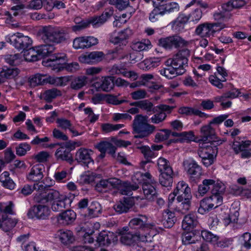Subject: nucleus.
I'll list each match as a JSON object with an SVG mask.
<instances>
[{"label":"nucleus","instance_id":"23","mask_svg":"<svg viewBox=\"0 0 251 251\" xmlns=\"http://www.w3.org/2000/svg\"><path fill=\"white\" fill-rule=\"evenodd\" d=\"M72 199L68 196L63 195L57 200L52 202L51 208L53 211L59 212L70 206Z\"/></svg>","mask_w":251,"mask_h":251},{"label":"nucleus","instance_id":"48","mask_svg":"<svg viewBox=\"0 0 251 251\" xmlns=\"http://www.w3.org/2000/svg\"><path fill=\"white\" fill-rule=\"evenodd\" d=\"M38 53L36 47L24 50V58L26 61L28 62H34L40 60Z\"/></svg>","mask_w":251,"mask_h":251},{"label":"nucleus","instance_id":"39","mask_svg":"<svg viewBox=\"0 0 251 251\" xmlns=\"http://www.w3.org/2000/svg\"><path fill=\"white\" fill-rule=\"evenodd\" d=\"M48 78L49 75H47L36 74L29 78L28 82L31 87H34L47 83Z\"/></svg>","mask_w":251,"mask_h":251},{"label":"nucleus","instance_id":"24","mask_svg":"<svg viewBox=\"0 0 251 251\" xmlns=\"http://www.w3.org/2000/svg\"><path fill=\"white\" fill-rule=\"evenodd\" d=\"M133 205V201L129 198H124L117 202L113 208L117 213L121 214L127 213Z\"/></svg>","mask_w":251,"mask_h":251},{"label":"nucleus","instance_id":"11","mask_svg":"<svg viewBox=\"0 0 251 251\" xmlns=\"http://www.w3.org/2000/svg\"><path fill=\"white\" fill-rule=\"evenodd\" d=\"M185 170L189 176L191 181L197 182L201 175V168L196 161L189 159L183 162Z\"/></svg>","mask_w":251,"mask_h":251},{"label":"nucleus","instance_id":"31","mask_svg":"<svg viewBox=\"0 0 251 251\" xmlns=\"http://www.w3.org/2000/svg\"><path fill=\"white\" fill-rule=\"evenodd\" d=\"M215 181L212 179H205L202 184L198 186V191L195 194L197 198L203 197L212 188V185L214 184Z\"/></svg>","mask_w":251,"mask_h":251},{"label":"nucleus","instance_id":"3","mask_svg":"<svg viewBox=\"0 0 251 251\" xmlns=\"http://www.w3.org/2000/svg\"><path fill=\"white\" fill-rule=\"evenodd\" d=\"M190 56V50L188 49L179 50L172 58H169L165 62L166 65H172L182 75L186 72L188 67V58Z\"/></svg>","mask_w":251,"mask_h":251},{"label":"nucleus","instance_id":"58","mask_svg":"<svg viewBox=\"0 0 251 251\" xmlns=\"http://www.w3.org/2000/svg\"><path fill=\"white\" fill-rule=\"evenodd\" d=\"M201 236L204 240L213 244H215L219 239L218 236L207 230L202 231L201 232Z\"/></svg>","mask_w":251,"mask_h":251},{"label":"nucleus","instance_id":"30","mask_svg":"<svg viewBox=\"0 0 251 251\" xmlns=\"http://www.w3.org/2000/svg\"><path fill=\"white\" fill-rule=\"evenodd\" d=\"M197 218L196 214L190 213L185 215L182 223V227L186 231L193 229L198 224Z\"/></svg>","mask_w":251,"mask_h":251},{"label":"nucleus","instance_id":"45","mask_svg":"<svg viewBox=\"0 0 251 251\" xmlns=\"http://www.w3.org/2000/svg\"><path fill=\"white\" fill-rule=\"evenodd\" d=\"M19 73L17 68H11L4 66L0 68V76L6 79H11L16 77Z\"/></svg>","mask_w":251,"mask_h":251},{"label":"nucleus","instance_id":"44","mask_svg":"<svg viewBox=\"0 0 251 251\" xmlns=\"http://www.w3.org/2000/svg\"><path fill=\"white\" fill-rule=\"evenodd\" d=\"M113 78L109 76L102 77L100 83L98 85L99 87L104 92H110L115 85Z\"/></svg>","mask_w":251,"mask_h":251},{"label":"nucleus","instance_id":"55","mask_svg":"<svg viewBox=\"0 0 251 251\" xmlns=\"http://www.w3.org/2000/svg\"><path fill=\"white\" fill-rule=\"evenodd\" d=\"M158 169L160 173L167 172V170H173L168 160L163 157H160L157 160Z\"/></svg>","mask_w":251,"mask_h":251},{"label":"nucleus","instance_id":"36","mask_svg":"<svg viewBox=\"0 0 251 251\" xmlns=\"http://www.w3.org/2000/svg\"><path fill=\"white\" fill-rule=\"evenodd\" d=\"M43 184H40L38 185V183H35L33 185H30L29 184H25L21 190V193L25 196L30 195L34 190L38 189V190H42L50 187L52 184H45L44 182L45 180H43Z\"/></svg>","mask_w":251,"mask_h":251},{"label":"nucleus","instance_id":"63","mask_svg":"<svg viewBox=\"0 0 251 251\" xmlns=\"http://www.w3.org/2000/svg\"><path fill=\"white\" fill-rule=\"evenodd\" d=\"M176 221L174 213L170 212L167 213V218L163 221V225L166 228H170L173 226Z\"/></svg>","mask_w":251,"mask_h":251},{"label":"nucleus","instance_id":"50","mask_svg":"<svg viewBox=\"0 0 251 251\" xmlns=\"http://www.w3.org/2000/svg\"><path fill=\"white\" fill-rule=\"evenodd\" d=\"M14 204L12 201H9L7 203H0V216H7L9 215H14L15 212L13 210Z\"/></svg>","mask_w":251,"mask_h":251},{"label":"nucleus","instance_id":"52","mask_svg":"<svg viewBox=\"0 0 251 251\" xmlns=\"http://www.w3.org/2000/svg\"><path fill=\"white\" fill-rule=\"evenodd\" d=\"M4 60L5 62L10 65L17 66L21 62V54L20 53L6 54L4 55Z\"/></svg>","mask_w":251,"mask_h":251},{"label":"nucleus","instance_id":"10","mask_svg":"<svg viewBox=\"0 0 251 251\" xmlns=\"http://www.w3.org/2000/svg\"><path fill=\"white\" fill-rule=\"evenodd\" d=\"M67 60L66 53H57L51 55L47 61H43V64L45 66L52 67V70L58 71L62 68V66L65 64Z\"/></svg>","mask_w":251,"mask_h":251},{"label":"nucleus","instance_id":"5","mask_svg":"<svg viewBox=\"0 0 251 251\" xmlns=\"http://www.w3.org/2000/svg\"><path fill=\"white\" fill-rule=\"evenodd\" d=\"M202 145V147L198 151V154L201 158V161L206 167L212 165L218 152V148L216 146Z\"/></svg>","mask_w":251,"mask_h":251},{"label":"nucleus","instance_id":"8","mask_svg":"<svg viewBox=\"0 0 251 251\" xmlns=\"http://www.w3.org/2000/svg\"><path fill=\"white\" fill-rule=\"evenodd\" d=\"M46 203H38L31 207L27 213L29 218H36L38 220H46L50 215V210Z\"/></svg>","mask_w":251,"mask_h":251},{"label":"nucleus","instance_id":"7","mask_svg":"<svg viewBox=\"0 0 251 251\" xmlns=\"http://www.w3.org/2000/svg\"><path fill=\"white\" fill-rule=\"evenodd\" d=\"M6 41L10 43L18 50L24 51L29 47L32 43L31 39L23 33L17 32L11 37L6 38Z\"/></svg>","mask_w":251,"mask_h":251},{"label":"nucleus","instance_id":"43","mask_svg":"<svg viewBox=\"0 0 251 251\" xmlns=\"http://www.w3.org/2000/svg\"><path fill=\"white\" fill-rule=\"evenodd\" d=\"M0 182L5 188L13 190L15 188V184L10 177V174L7 171L3 172L0 175Z\"/></svg>","mask_w":251,"mask_h":251},{"label":"nucleus","instance_id":"12","mask_svg":"<svg viewBox=\"0 0 251 251\" xmlns=\"http://www.w3.org/2000/svg\"><path fill=\"white\" fill-rule=\"evenodd\" d=\"M98 43L97 38L93 36L76 37L73 41V48L76 50L88 49Z\"/></svg>","mask_w":251,"mask_h":251},{"label":"nucleus","instance_id":"13","mask_svg":"<svg viewBox=\"0 0 251 251\" xmlns=\"http://www.w3.org/2000/svg\"><path fill=\"white\" fill-rule=\"evenodd\" d=\"M148 217L146 215H140L137 217L132 219L129 224V229L141 231L148 230L150 228V225L148 222Z\"/></svg>","mask_w":251,"mask_h":251},{"label":"nucleus","instance_id":"37","mask_svg":"<svg viewBox=\"0 0 251 251\" xmlns=\"http://www.w3.org/2000/svg\"><path fill=\"white\" fill-rule=\"evenodd\" d=\"M195 32L196 34L202 37H209L210 36H213L211 25L209 23H204L199 25L196 27Z\"/></svg>","mask_w":251,"mask_h":251},{"label":"nucleus","instance_id":"22","mask_svg":"<svg viewBox=\"0 0 251 251\" xmlns=\"http://www.w3.org/2000/svg\"><path fill=\"white\" fill-rule=\"evenodd\" d=\"M104 55V54L102 51H95L81 55L79 57V59L83 63L95 64L101 61L103 59Z\"/></svg>","mask_w":251,"mask_h":251},{"label":"nucleus","instance_id":"26","mask_svg":"<svg viewBox=\"0 0 251 251\" xmlns=\"http://www.w3.org/2000/svg\"><path fill=\"white\" fill-rule=\"evenodd\" d=\"M113 14V11L111 9L105 10L100 16H95L88 20L89 25L92 24L95 27H99L103 24Z\"/></svg>","mask_w":251,"mask_h":251},{"label":"nucleus","instance_id":"17","mask_svg":"<svg viewBox=\"0 0 251 251\" xmlns=\"http://www.w3.org/2000/svg\"><path fill=\"white\" fill-rule=\"evenodd\" d=\"M175 196H177V200L180 202L184 198H192V196L191 193V189L188 185L183 181H179L174 191Z\"/></svg>","mask_w":251,"mask_h":251},{"label":"nucleus","instance_id":"60","mask_svg":"<svg viewBox=\"0 0 251 251\" xmlns=\"http://www.w3.org/2000/svg\"><path fill=\"white\" fill-rule=\"evenodd\" d=\"M211 193L213 195H220L222 196L225 191L226 186L224 184L221 182H217L212 186Z\"/></svg>","mask_w":251,"mask_h":251},{"label":"nucleus","instance_id":"56","mask_svg":"<svg viewBox=\"0 0 251 251\" xmlns=\"http://www.w3.org/2000/svg\"><path fill=\"white\" fill-rule=\"evenodd\" d=\"M3 230L7 232L14 227L17 224V222L13 219H9L7 216H2Z\"/></svg>","mask_w":251,"mask_h":251},{"label":"nucleus","instance_id":"42","mask_svg":"<svg viewBox=\"0 0 251 251\" xmlns=\"http://www.w3.org/2000/svg\"><path fill=\"white\" fill-rule=\"evenodd\" d=\"M62 92L57 88H52L45 91L42 94V98L48 102H50L57 97L61 96Z\"/></svg>","mask_w":251,"mask_h":251},{"label":"nucleus","instance_id":"49","mask_svg":"<svg viewBox=\"0 0 251 251\" xmlns=\"http://www.w3.org/2000/svg\"><path fill=\"white\" fill-rule=\"evenodd\" d=\"M166 68H164L159 71L160 75L164 76L168 79H172L181 74L178 73V71L175 69L172 65H166Z\"/></svg>","mask_w":251,"mask_h":251},{"label":"nucleus","instance_id":"62","mask_svg":"<svg viewBox=\"0 0 251 251\" xmlns=\"http://www.w3.org/2000/svg\"><path fill=\"white\" fill-rule=\"evenodd\" d=\"M56 122L58 127L65 130L69 129L72 125L70 120L63 118L57 119Z\"/></svg>","mask_w":251,"mask_h":251},{"label":"nucleus","instance_id":"20","mask_svg":"<svg viewBox=\"0 0 251 251\" xmlns=\"http://www.w3.org/2000/svg\"><path fill=\"white\" fill-rule=\"evenodd\" d=\"M250 143L251 142L249 140L239 142L234 139L232 147L236 153H238L240 151L241 152V156L242 158H249L251 156V152L246 149L249 147Z\"/></svg>","mask_w":251,"mask_h":251},{"label":"nucleus","instance_id":"54","mask_svg":"<svg viewBox=\"0 0 251 251\" xmlns=\"http://www.w3.org/2000/svg\"><path fill=\"white\" fill-rule=\"evenodd\" d=\"M232 14L230 13H225L222 11L217 12L214 13L213 18L217 22H226L230 19Z\"/></svg>","mask_w":251,"mask_h":251},{"label":"nucleus","instance_id":"41","mask_svg":"<svg viewBox=\"0 0 251 251\" xmlns=\"http://www.w3.org/2000/svg\"><path fill=\"white\" fill-rule=\"evenodd\" d=\"M58 233L60 241L64 245H69L75 241L73 233L71 230H60Z\"/></svg>","mask_w":251,"mask_h":251},{"label":"nucleus","instance_id":"18","mask_svg":"<svg viewBox=\"0 0 251 251\" xmlns=\"http://www.w3.org/2000/svg\"><path fill=\"white\" fill-rule=\"evenodd\" d=\"M92 154V150L81 148L75 153V160L79 163L88 166L90 163H94V160L91 157Z\"/></svg>","mask_w":251,"mask_h":251},{"label":"nucleus","instance_id":"2","mask_svg":"<svg viewBox=\"0 0 251 251\" xmlns=\"http://www.w3.org/2000/svg\"><path fill=\"white\" fill-rule=\"evenodd\" d=\"M155 127L148 123V117L138 114L135 116L132 123L134 138L146 139L155 130Z\"/></svg>","mask_w":251,"mask_h":251},{"label":"nucleus","instance_id":"64","mask_svg":"<svg viewBox=\"0 0 251 251\" xmlns=\"http://www.w3.org/2000/svg\"><path fill=\"white\" fill-rule=\"evenodd\" d=\"M192 198H186L181 201V203L179 204V208L182 213H185L188 211L191 207Z\"/></svg>","mask_w":251,"mask_h":251},{"label":"nucleus","instance_id":"28","mask_svg":"<svg viewBox=\"0 0 251 251\" xmlns=\"http://www.w3.org/2000/svg\"><path fill=\"white\" fill-rule=\"evenodd\" d=\"M159 182L163 187H171L173 182L174 174L173 170H167V172L160 173Z\"/></svg>","mask_w":251,"mask_h":251},{"label":"nucleus","instance_id":"33","mask_svg":"<svg viewBox=\"0 0 251 251\" xmlns=\"http://www.w3.org/2000/svg\"><path fill=\"white\" fill-rule=\"evenodd\" d=\"M119 190L120 193L124 195L131 196L132 191H136L139 189V185L136 183H131L130 182L125 181L119 184Z\"/></svg>","mask_w":251,"mask_h":251},{"label":"nucleus","instance_id":"27","mask_svg":"<svg viewBox=\"0 0 251 251\" xmlns=\"http://www.w3.org/2000/svg\"><path fill=\"white\" fill-rule=\"evenodd\" d=\"M55 156L57 160L66 161L70 164H72L74 162L70 150L64 147L61 144L57 149Z\"/></svg>","mask_w":251,"mask_h":251},{"label":"nucleus","instance_id":"46","mask_svg":"<svg viewBox=\"0 0 251 251\" xmlns=\"http://www.w3.org/2000/svg\"><path fill=\"white\" fill-rule=\"evenodd\" d=\"M161 58L159 57L150 58L145 59L141 63L143 69L149 71L154 69L160 65Z\"/></svg>","mask_w":251,"mask_h":251},{"label":"nucleus","instance_id":"4","mask_svg":"<svg viewBox=\"0 0 251 251\" xmlns=\"http://www.w3.org/2000/svg\"><path fill=\"white\" fill-rule=\"evenodd\" d=\"M120 237V241L124 245L132 246L137 241L146 242L148 240V237L140 232H134L130 230L127 226L124 227L119 232Z\"/></svg>","mask_w":251,"mask_h":251},{"label":"nucleus","instance_id":"25","mask_svg":"<svg viewBox=\"0 0 251 251\" xmlns=\"http://www.w3.org/2000/svg\"><path fill=\"white\" fill-rule=\"evenodd\" d=\"M156 184L144 182L142 185V189L145 198L149 201H155L158 194L155 188Z\"/></svg>","mask_w":251,"mask_h":251},{"label":"nucleus","instance_id":"35","mask_svg":"<svg viewBox=\"0 0 251 251\" xmlns=\"http://www.w3.org/2000/svg\"><path fill=\"white\" fill-rule=\"evenodd\" d=\"M153 5H157L161 13V15L166 13H170L177 12L179 10V6L176 2H170L165 4H159L158 2H153Z\"/></svg>","mask_w":251,"mask_h":251},{"label":"nucleus","instance_id":"15","mask_svg":"<svg viewBox=\"0 0 251 251\" xmlns=\"http://www.w3.org/2000/svg\"><path fill=\"white\" fill-rule=\"evenodd\" d=\"M63 195L60 194L58 191L52 189L47 192L36 194L34 200L37 203H47L49 201L53 202Z\"/></svg>","mask_w":251,"mask_h":251},{"label":"nucleus","instance_id":"40","mask_svg":"<svg viewBox=\"0 0 251 251\" xmlns=\"http://www.w3.org/2000/svg\"><path fill=\"white\" fill-rule=\"evenodd\" d=\"M130 105L138 106L139 108L146 111L147 112H152L153 113H155L157 111L155 110V107L153 106V103L148 100L131 102Z\"/></svg>","mask_w":251,"mask_h":251},{"label":"nucleus","instance_id":"21","mask_svg":"<svg viewBox=\"0 0 251 251\" xmlns=\"http://www.w3.org/2000/svg\"><path fill=\"white\" fill-rule=\"evenodd\" d=\"M117 241L116 235L112 232L102 231L97 237V242L100 246H108Z\"/></svg>","mask_w":251,"mask_h":251},{"label":"nucleus","instance_id":"34","mask_svg":"<svg viewBox=\"0 0 251 251\" xmlns=\"http://www.w3.org/2000/svg\"><path fill=\"white\" fill-rule=\"evenodd\" d=\"M76 216L74 211L67 210L59 215L58 220L64 225H68L75 220Z\"/></svg>","mask_w":251,"mask_h":251},{"label":"nucleus","instance_id":"53","mask_svg":"<svg viewBox=\"0 0 251 251\" xmlns=\"http://www.w3.org/2000/svg\"><path fill=\"white\" fill-rule=\"evenodd\" d=\"M87 211L88 213L85 214V215H88L89 216L95 217L101 212V207L98 202L93 201L88 208Z\"/></svg>","mask_w":251,"mask_h":251},{"label":"nucleus","instance_id":"51","mask_svg":"<svg viewBox=\"0 0 251 251\" xmlns=\"http://www.w3.org/2000/svg\"><path fill=\"white\" fill-rule=\"evenodd\" d=\"M194 139V134L192 131L188 132L185 131L180 132V138L177 139H171L170 143H176V142H188L193 141Z\"/></svg>","mask_w":251,"mask_h":251},{"label":"nucleus","instance_id":"38","mask_svg":"<svg viewBox=\"0 0 251 251\" xmlns=\"http://www.w3.org/2000/svg\"><path fill=\"white\" fill-rule=\"evenodd\" d=\"M152 45L148 39H143L140 41H133L131 45V49L136 51L140 52L151 49Z\"/></svg>","mask_w":251,"mask_h":251},{"label":"nucleus","instance_id":"59","mask_svg":"<svg viewBox=\"0 0 251 251\" xmlns=\"http://www.w3.org/2000/svg\"><path fill=\"white\" fill-rule=\"evenodd\" d=\"M111 72L112 74H115L117 75H122L124 76H127L129 75V77L136 76V74L132 72H127L124 69L119 67L118 66L114 65L111 70Z\"/></svg>","mask_w":251,"mask_h":251},{"label":"nucleus","instance_id":"32","mask_svg":"<svg viewBox=\"0 0 251 251\" xmlns=\"http://www.w3.org/2000/svg\"><path fill=\"white\" fill-rule=\"evenodd\" d=\"M138 149H140L145 159L141 162L140 164L142 168H144L147 163L151 162V159L157 156V153L152 151L149 146H142L138 147Z\"/></svg>","mask_w":251,"mask_h":251},{"label":"nucleus","instance_id":"16","mask_svg":"<svg viewBox=\"0 0 251 251\" xmlns=\"http://www.w3.org/2000/svg\"><path fill=\"white\" fill-rule=\"evenodd\" d=\"M133 34V30L127 27L119 31L116 35H111L109 41L115 45L122 44L126 45L127 43V40L132 36Z\"/></svg>","mask_w":251,"mask_h":251},{"label":"nucleus","instance_id":"6","mask_svg":"<svg viewBox=\"0 0 251 251\" xmlns=\"http://www.w3.org/2000/svg\"><path fill=\"white\" fill-rule=\"evenodd\" d=\"M190 43V41H186L178 35L162 38L158 41L159 46L168 50H171L173 47L179 48L187 47Z\"/></svg>","mask_w":251,"mask_h":251},{"label":"nucleus","instance_id":"19","mask_svg":"<svg viewBox=\"0 0 251 251\" xmlns=\"http://www.w3.org/2000/svg\"><path fill=\"white\" fill-rule=\"evenodd\" d=\"M45 167L43 164H38L34 165L26 175V178L29 181L39 182L44 177Z\"/></svg>","mask_w":251,"mask_h":251},{"label":"nucleus","instance_id":"47","mask_svg":"<svg viewBox=\"0 0 251 251\" xmlns=\"http://www.w3.org/2000/svg\"><path fill=\"white\" fill-rule=\"evenodd\" d=\"M87 78L85 76L75 77L72 76L70 87L73 90H79L86 85Z\"/></svg>","mask_w":251,"mask_h":251},{"label":"nucleus","instance_id":"9","mask_svg":"<svg viewBox=\"0 0 251 251\" xmlns=\"http://www.w3.org/2000/svg\"><path fill=\"white\" fill-rule=\"evenodd\" d=\"M223 203V197L220 195H213L204 198L201 201L198 209L199 213L203 214L221 205Z\"/></svg>","mask_w":251,"mask_h":251},{"label":"nucleus","instance_id":"29","mask_svg":"<svg viewBox=\"0 0 251 251\" xmlns=\"http://www.w3.org/2000/svg\"><path fill=\"white\" fill-rule=\"evenodd\" d=\"M201 140L204 142H207L208 143H211V140L214 139L215 136V129L211 126L209 123L208 125L204 126L201 129Z\"/></svg>","mask_w":251,"mask_h":251},{"label":"nucleus","instance_id":"61","mask_svg":"<svg viewBox=\"0 0 251 251\" xmlns=\"http://www.w3.org/2000/svg\"><path fill=\"white\" fill-rule=\"evenodd\" d=\"M30 149V145L27 143H21L16 148V154L20 156H24Z\"/></svg>","mask_w":251,"mask_h":251},{"label":"nucleus","instance_id":"1","mask_svg":"<svg viewBox=\"0 0 251 251\" xmlns=\"http://www.w3.org/2000/svg\"><path fill=\"white\" fill-rule=\"evenodd\" d=\"M38 33L41 40L46 44L36 47L40 59L48 56L54 50L53 44L65 42L70 38V28L67 27L45 26Z\"/></svg>","mask_w":251,"mask_h":251},{"label":"nucleus","instance_id":"57","mask_svg":"<svg viewBox=\"0 0 251 251\" xmlns=\"http://www.w3.org/2000/svg\"><path fill=\"white\" fill-rule=\"evenodd\" d=\"M124 126L123 124L113 125L109 123L102 124L101 125L102 130L104 133H108L117 130Z\"/></svg>","mask_w":251,"mask_h":251},{"label":"nucleus","instance_id":"14","mask_svg":"<svg viewBox=\"0 0 251 251\" xmlns=\"http://www.w3.org/2000/svg\"><path fill=\"white\" fill-rule=\"evenodd\" d=\"M120 183V179L115 177L109 178L100 180L96 184L95 188L98 192H106L108 190L118 187Z\"/></svg>","mask_w":251,"mask_h":251}]
</instances>
